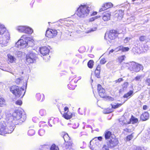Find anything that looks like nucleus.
<instances>
[{
  "mask_svg": "<svg viewBox=\"0 0 150 150\" xmlns=\"http://www.w3.org/2000/svg\"><path fill=\"white\" fill-rule=\"evenodd\" d=\"M50 150H59V149L57 146H56L54 144H53L51 146Z\"/></svg>",
  "mask_w": 150,
  "mask_h": 150,
  "instance_id": "41",
  "label": "nucleus"
},
{
  "mask_svg": "<svg viewBox=\"0 0 150 150\" xmlns=\"http://www.w3.org/2000/svg\"><path fill=\"white\" fill-rule=\"evenodd\" d=\"M54 120H55L54 118L53 119H50L49 120V121H48V123H49V125L50 126V127L52 126V122H53V121H54Z\"/></svg>",
  "mask_w": 150,
  "mask_h": 150,
  "instance_id": "50",
  "label": "nucleus"
},
{
  "mask_svg": "<svg viewBox=\"0 0 150 150\" xmlns=\"http://www.w3.org/2000/svg\"><path fill=\"white\" fill-rule=\"evenodd\" d=\"M63 138L65 142L69 141L70 140H71L67 134H65L63 136Z\"/></svg>",
  "mask_w": 150,
  "mask_h": 150,
  "instance_id": "33",
  "label": "nucleus"
},
{
  "mask_svg": "<svg viewBox=\"0 0 150 150\" xmlns=\"http://www.w3.org/2000/svg\"><path fill=\"white\" fill-rule=\"evenodd\" d=\"M5 100L3 98H0V106H2L5 104Z\"/></svg>",
  "mask_w": 150,
  "mask_h": 150,
  "instance_id": "43",
  "label": "nucleus"
},
{
  "mask_svg": "<svg viewBox=\"0 0 150 150\" xmlns=\"http://www.w3.org/2000/svg\"><path fill=\"white\" fill-rule=\"evenodd\" d=\"M28 38H26V35H22L20 39L18 40L17 42L18 46H22L23 47H25L27 46L28 43L26 41Z\"/></svg>",
  "mask_w": 150,
  "mask_h": 150,
  "instance_id": "11",
  "label": "nucleus"
},
{
  "mask_svg": "<svg viewBox=\"0 0 150 150\" xmlns=\"http://www.w3.org/2000/svg\"><path fill=\"white\" fill-rule=\"evenodd\" d=\"M113 6V4L111 2H108L104 3L99 10V12L104 11L107 9L111 8Z\"/></svg>",
  "mask_w": 150,
  "mask_h": 150,
  "instance_id": "16",
  "label": "nucleus"
},
{
  "mask_svg": "<svg viewBox=\"0 0 150 150\" xmlns=\"http://www.w3.org/2000/svg\"><path fill=\"white\" fill-rule=\"evenodd\" d=\"M128 69L131 71H133L135 72H138L141 70H142L143 67L142 64L132 62L129 64Z\"/></svg>",
  "mask_w": 150,
  "mask_h": 150,
  "instance_id": "5",
  "label": "nucleus"
},
{
  "mask_svg": "<svg viewBox=\"0 0 150 150\" xmlns=\"http://www.w3.org/2000/svg\"><path fill=\"white\" fill-rule=\"evenodd\" d=\"M39 51L40 53L43 56L48 55L50 52L49 50L46 47H40Z\"/></svg>",
  "mask_w": 150,
  "mask_h": 150,
  "instance_id": "19",
  "label": "nucleus"
},
{
  "mask_svg": "<svg viewBox=\"0 0 150 150\" xmlns=\"http://www.w3.org/2000/svg\"><path fill=\"white\" fill-rule=\"evenodd\" d=\"M114 50L113 49H112L110 50L109 52V53L110 54L111 53H112L114 51Z\"/></svg>",
  "mask_w": 150,
  "mask_h": 150,
  "instance_id": "64",
  "label": "nucleus"
},
{
  "mask_svg": "<svg viewBox=\"0 0 150 150\" xmlns=\"http://www.w3.org/2000/svg\"><path fill=\"white\" fill-rule=\"evenodd\" d=\"M3 34H4V35L1 40H0V44L4 46H6L8 42V41L10 39V34L6 30Z\"/></svg>",
  "mask_w": 150,
  "mask_h": 150,
  "instance_id": "8",
  "label": "nucleus"
},
{
  "mask_svg": "<svg viewBox=\"0 0 150 150\" xmlns=\"http://www.w3.org/2000/svg\"><path fill=\"white\" fill-rule=\"evenodd\" d=\"M22 103V101L21 100H18L16 102V104L18 105H21Z\"/></svg>",
  "mask_w": 150,
  "mask_h": 150,
  "instance_id": "53",
  "label": "nucleus"
},
{
  "mask_svg": "<svg viewBox=\"0 0 150 150\" xmlns=\"http://www.w3.org/2000/svg\"><path fill=\"white\" fill-rule=\"evenodd\" d=\"M148 86H150V79H147L145 81Z\"/></svg>",
  "mask_w": 150,
  "mask_h": 150,
  "instance_id": "54",
  "label": "nucleus"
},
{
  "mask_svg": "<svg viewBox=\"0 0 150 150\" xmlns=\"http://www.w3.org/2000/svg\"><path fill=\"white\" fill-rule=\"evenodd\" d=\"M25 26H19L17 27V30L21 33H24Z\"/></svg>",
  "mask_w": 150,
  "mask_h": 150,
  "instance_id": "31",
  "label": "nucleus"
},
{
  "mask_svg": "<svg viewBox=\"0 0 150 150\" xmlns=\"http://www.w3.org/2000/svg\"><path fill=\"white\" fill-rule=\"evenodd\" d=\"M100 69H101V67L100 66L99 64H98L96 69V70H98L100 71Z\"/></svg>",
  "mask_w": 150,
  "mask_h": 150,
  "instance_id": "56",
  "label": "nucleus"
},
{
  "mask_svg": "<svg viewBox=\"0 0 150 150\" xmlns=\"http://www.w3.org/2000/svg\"><path fill=\"white\" fill-rule=\"evenodd\" d=\"M137 150H146V149L144 147H140L138 148Z\"/></svg>",
  "mask_w": 150,
  "mask_h": 150,
  "instance_id": "61",
  "label": "nucleus"
},
{
  "mask_svg": "<svg viewBox=\"0 0 150 150\" xmlns=\"http://www.w3.org/2000/svg\"><path fill=\"white\" fill-rule=\"evenodd\" d=\"M39 114L41 116H45L46 114V110L44 109H41L39 111Z\"/></svg>",
  "mask_w": 150,
  "mask_h": 150,
  "instance_id": "37",
  "label": "nucleus"
},
{
  "mask_svg": "<svg viewBox=\"0 0 150 150\" xmlns=\"http://www.w3.org/2000/svg\"><path fill=\"white\" fill-rule=\"evenodd\" d=\"M21 94H13V97L14 98H13V100H14L17 99V98H19Z\"/></svg>",
  "mask_w": 150,
  "mask_h": 150,
  "instance_id": "51",
  "label": "nucleus"
},
{
  "mask_svg": "<svg viewBox=\"0 0 150 150\" xmlns=\"http://www.w3.org/2000/svg\"><path fill=\"white\" fill-rule=\"evenodd\" d=\"M141 76H137L134 79L136 81H138L141 79Z\"/></svg>",
  "mask_w": 150,
  "mask_h": 150,
  "instance_id": "57",
  "label": "nucleus"
},
{
  "mask_svg": "<svg viewBox=\"0 0 150 150\" xmlns=\"http://www.w3.org/2000/svg\"><path fill=\"white\" fill-rule=\"evenodd\" d=\"M129 85L128 82H124L122 85V88L123 89L126 88Z\"/></svg>",
  "mask_w": 150,
  "mask_h": 150,
  "instance_id": "45",
  "label": "nucleus"
},
{
  "mask_svg": "<svg viewBox=\"0 0 150 150\" xmlns=\"http://www.w3.org/2000/svg\"><path fill=\"white\" fill-rule=\"evenodd\" d=\"M6 30V28L4 26L0 24V35H3Z\"/></svg>",
  "mask_w": 150,
  "mask_h": 150,
  "instance_id": "29",
  "label": "nucleus"
},
{
  "mask_svg": "<svg viewBox=\"0 0 150 150\" xmlns=\"http://www.w3.org/2000/svg\"><path fill=\"white\" fill-rule=\"evenodd\" d=\"M58 32L57 30L47 28L45 33V36L49 38H52L55 37L57 35Z\"/></svg>",
  "mask_w": 150,
  "mask_h": 150,
  "instance_id": "9",
  "label": "nucleus"
},
{
  "mask_svg": "<svg viewBox=\"0 0 150 150\" xmlns=\"http://www.w3.org/2000/svg\"><path fill=\"white\" fill-rule=\"evenodd\" d=\"M100 17V16H97L92 17L88 19V22H90L93 21L95 19Z\"/></svg>",
  "mask_w": 150,
  "mask_h": 150,
  "instance_id": "38",
  "label": "nucleus"
},
{
  "mask_svg": "<svg viewBox=\"0 0 150 150\" xmlns=\"http://www.w3.org/2000/svg\"><path fill=\"white\" fill-rule=\"evenodd\" d=\"M132 94H125L123 96L124 98H126V99L125 100V101L122 103H113L111 104L112 108H117L120 106H121L126 101L127 99L129 98L131 96Z\"/></svg>",
  "mask_w": 150,
  "mask_h": 150,
  "instance_id": "14",
  "label": "nucleus"
},
{
  "mask_svg": "<svg viewBox=\"0 0 150 150\" xmlns=\"http://www.w3.org/2000/svg\"><path fill=\"white\" fill-rule=\"evenodd\" d=\"M106 62L105 59L104 58L101 59L100 61V63L101 64H105Z\"/></svg>",
  "mask_w": 150,
  "mask_h": 150,
  "instance_id": "46",
  "label": "nucleus"
},
{
  "mask_svg": "<svg viewBox=\"0 0 150 150\" xmlns=\"http://www.w3.org/2000/svg\"><path fill=\"white\" fill-rule=\"evenodd\" d=\"M146 38L145 36H141L139 38V40L141 42H143L146 40Z\"/></svg>",
  "mask_w": 150,
  "mask_h": 150,
  "instance_id": "49",
  "label": "nucleus"
},
{
  "mask_svg": "<svg viewBox=\"0 0 150 150\" xmlns=\"http://www.w3.org/2000/svg\"><path fill=\"white\" fill-rule=\"evenodd\" d=\"M120 33L116 30L112 29L107 32L105 34V38L108 41L110 42L118 38Z\"/></svg>",
  "mask_w": 150,
  "mask_h": 150,
  "instance_id": "3",
  "label": "nucleus"
},
{
  "mask_svg": "<svg viewBox=\"0 0 150 150\" xmlns=\"http://www.w3.org/2000/svg\"><path fill=\"white\" fill-rule=\"evenodd\" d=\"M89 11V7L87 6L81 5L77 10L76 14L80 18H84L88 15Z\"/></svg>",
  "mask_w": 150,
  "mask_h": 150,
  "instance_id": "2",
  "label": "nucleus"
},
{
  "mask_svg": "<svg viewBox=\"0 0 150 150\" xmlns=\"http://www.w3.org/2000/svg\"><path fill=\"white\" fill-rule=\"evenodd\" d=\"M119 122L122 125L130 124V119L127 117L122 116L119 120Z\"/></svg>",
  "mask_w": 150,
  "mask_h": 150,
  "instance_id": "18",
  "label": "nucleus"
},
{
  "mask_svg": "<svg viewBox=\"0 0 150 150\" xmlns=\"http://www.w3.org/2000/svg\"><path fill=\"white\" fill-rule=\"evenodd\" d=\"M134 137L133 134H132L130 135H129L127 136L126 138L127 141H129L131 140Z\"/></svg>",
  "mask_w": 150,
  "mask_h": 150,
  "instance_id": "40",
  "label": "nucleus"
},
{
  "mask_svg": "<svg viewBox=\"0 0 150 150\" xmlns=\"http://www.w3.org/2000/svg\"><path fill=\"white\" fill-rule=\"evenodd\" d=\"M105 138L106 140H108L115 137V135L112 134V132L109 131H106L104 134Z\"/></svg>",
  "mask_w": 150,
  "mask_h": 150,
  "instance_id": "22",
  "label": "nucleus"
},
{
  "mask_svg": "<svg viewBox=\"0 0 150 150\" xmlns=\"http://www.w3.org/2000/svg\"><path fill=\"white\" fill-rule=\"evenodd\" d=\"M26 86L22 88H19L16 86H13L10 88V91L13 94H25L26 91Z\"/></svg>",
  "mask_w": 150,
  "mask_h": 150,
  "instance_id": "7",
  "label": "nucleus"
},
{
  "mask_svg": "<svg viewBox=\"0 0 150 150\" xmlns=\"http://www.w3.org/2000/svg\"><path fill=\"white\" fill-rule=\"evenodd\" d=\"M124 15V11L122 10H118L115 14V17L118 20H120L123 17Z\"/></svg>",
  "mask_w": 150,
  "mask_h": 150,
  "instance_id": "21",
  "label": "nucleus"
},
{
  "mask_svg": "<svg viewBox=\"0 0 150 150\" xmlns=\"http://www.w3.org/2000/svg\"><path fill=\"white\" fill-rule=\"evenodd\" d=\"M35 134V131L33 129L29 130L28 131V134L30 136H32Z\"/></svg>",
  "mask_w": 150,
  "mask_h": 150,
  "instance_id": "36",
  "label": "nucleus"
},
{
  "mask_svg": "<svg viewBox=\"0 0 150 150\" xmlns=\"http://www.w3.org/2000/svg\"><path fill=\"white\" fill-rule=\"evenodd\" d=\"M101 137H96L90 142V148L92 150H98L99 145V141H101L102 139Z\"/></svg>",
  "mask_w": 150,
  "mask_h": 150,
  "instance_id": "6",
  "label": "nucleus"
},
{
  "mask_svg": "<svg viewBox=\"0 0 150 150\" xmlns=\"http://www.w3.org/2000/svg\"><path fill=\"white\" fill-rule=\"evenodd\" d=\"M8 120L11 121L13 124L17 125L24 122L26 119V115L19 110H17L14 112L12 116L10 117Z\"/></svg>",
  "mask_w": 150,
  "mask_h": 150,
  "instance_id": "1",
  "label": "nucleus"
},
{
  "mask_svg": "<svg viewBox=\"0 0 150 150\" xmlns=\"http://www.w3.org/2000/svg\"><path fill=\"white\" fill-rule=\"evenodd\" d=\"M23 81V79L22 77L21 78H18L16 79L15 80V82L17 84H19L20 83Z\"/></svg>",
  "mask_w": 150,
  "mask_h": 150,
  "instance_id": "35",
  "label": "nucleus"
},
{
  "mask_svg": "<svg viewBox=\"0 0 150 150\" xmlns=\"http://www.w3.org/2000/svg\"><path fill=\"white\" fill-rule=\"evenodd\" d=\"M36 97L38 100L42 101L45 99L44 94H36Z\"/></svg>",
  "mask_w": 150,
  "mask_h": 150,
  "instance_id": "28",
  "label": "nucleus"
},
{
  "mask_svg": "<svg viewBox=\"0 0 150 150\" xmlns=\"http://www.w3.org/2000/svg\"><path fill=\"white\" fill-rule=\"evenodd\" d=\"M130 119V123H132L134 124L137 123L138 122V120L137 118L134 117L133 116H132L131 118H129Z\"/></svg>",
  "mask_w": 150,
  "mask_h": 150,
  "instance_id": "30",
  "label": "nucleus"
},
{
  "mask_svg": "<svg viewBox=\"0 0 150 150\" xmlns=\"http://www.w3.org/2000/svg\"><path fill=\"white\" fill-rule=\"evenodd\" d=\"M133 93L132 90H130L127 94H133Z\"/></svg>",
  "mask_w": 150,
  "mask_h": 150,
  "instance_id": "62",
  "label": "nucleus"
},
{
  "mask_svg": "<svg viewBox=\"0 0 150 150\" xmlns=\"http://www.w3.org/2000/svg\"><path fill=\"white\" fill-rule=\"evenodd\" d=\"M103 14L102 19L104 21H107L110 20L111 15V12L106 11L104 12Z\"/></svg>",
  "mask_w": 150,
  "mask_h": 150,
  "instance_id": "17",
  "label": "nucleus"
},
{
  "mask_svg": "<svg viewBox=\"0 0 150 150\" xmlns=\"http://www.w3.org/2000/svg\"><path fill=\"white\" fill-rule=\"evenodd\" d=\"M109 147L108 145H107V144H104L102 148V150H109Z\"/></svg>",
  "mask_w": 150,
  "mask_h": 150,
  "instance_id": "48",
  "label": "nucleus"
},
{
  "mask_svg": "<svg viewBox=\"0 0 150 150\" xmlns=\"http://www.w3.org/2000/svg\"><path fill=\"white\" fill-rule=\"evenodd\" d=\"M123 81V79L122 78H119L117 79L115 81V82L116 83H120Z\"/></svg>",
  "mask_w": 150,
  "mask_h": 150,
  "instance_id": "52",
  "label": "nucleus"
},
{
  "mask_svg": "<svg viewBox=\"0 0 150 150\" xmlns=\"http://www.w3.org/2000/svg\"><path fill=\"white\" fill-rule=\"evenodd\" d=\"M100 71L97 70H95L94 72V74L95 76L97 78H100Z\"/></svg>",
  "mask_w": 150,
  "mask_h": 150,
  "instance_id": "39",
  "label": "nucleus"
},
{
  "mask_svg": "<svg viewBox=\"0 0 150 150\" xmlns=\"http://www.w3.org/2000/svg\"><path fill=\"white\" fill-rule=\"evenodd\" d=\"M147 106L146 105H144L143 106V108L144 110H146L147 109Z\"/></svg>",
  "mask_w": 150,
  "mask_h": 150,
  "instance_id": "60",
  "label": "nucleus"
},
{
  "mask_svg": "<svg viewBox=\"0 0 150 150\" xmlns=\"http://www.w3.org/2000/svg\"><path fill=\"white\" fill-rule=\"evenodd\" d=\"M35 54L30 53L26 56V62L28 64L33 63L35 60Z\"/></svg>",
  "mask_w": 150,
  "mask_h": 150,
  "instance_id": "12",
  "label": "nucleus"
},
{
  "mask_svg": "<svg viewBox=\"0 0 150 150\" xmlns=\"http://www.w3.org/2000/svg\"><path fill=\"white\" fill-rule=\"evenodd\" d=\"M95 97L97 99H100V97L103 98L104 100L110 101L113 100L114 98L110 96H107L106 94H95Z\"/></svg>",
  "mask_w": 150,
  "mask_h": 150,
  "instance_id": "15",
  "label": "nucleus"
},
{
  "mask_svg": "<svg viewBox=\"0 0 150 150\" xmlns=\"http://www.w3.org/2000/svg\"><path fill=\"white\" fill-rule=\"evenodd\" d=\"M64 113L63 114V116L66 119L68 120L71 118L73 116V114L69 112V108L67 107L64 108Z\"/></svg>",
  "mask_w": 150,
  "mask_h": 150,
  "instance_id": "13",
  "label": "nucleus"
},
{
  "mask_svg": "<svg viewBox=\"0 0 150 150\" xmlns=\"http://www.w3.org/2000/svg\"><path fill=\"white\" fill-rule=\"evenodd\" d=\"M45 130L43 129H40L38 131V134L40 136H42L45 134Z\"/></svg>",
  "mask_w": 150,
  "mask_h": 150,
  "instance_id": "42",
  "label": "nucleus"
},
{
  "mask_svg": "<svg viewBox=\"0 0 150 150\" xmlns=\"http://www.w3.org/2000/svg\"><path fill=\"white\" fill-rule=\"evenodd\" d=\"M125 55H122L118 57L117 59L118 62L120 63H122L125 60Z\"/></svg>",
  "mask_w": 150,
  "mask_h": 150,
  "instance_id": "34",
  "label": "nucleus"
},
{
  "mask_svg": "<svg viewBox=\"0 0 150 150\" xmlns=\"http://www.w3.org/2000/svg\"><path fill=\"white\" fill-rule=\"evenodd\" d=\"M6 124L4 121L0 122V134L4 135L6 134L11 133L14 130V125L10 126V130H8L6 128Z\"/></svg>",
  "mask_w": 150,
  "mask_h": 150,
  "instance_id": "4",
  "label": "nucleus"
},
{
  "mask_svg": "<svg viewBox=\"0 0 150 150\" xmlns=\"http://www.w3.org/2000/svg\"><path fill=\"white\" fill-rule=\"evenodd\" d=\"M129 48L128 47H122L121 49H120V50H121L122 52H125L128 51L129 50Z\"/></svg>",
  "mask_w": 150,
  "mask_h": 150,
  "instance_id": "44",
  "label": "nucleus"
},
{
  "mask_svg": "<svg viewBox=\"0 0 150 150\" xmlns=\"http://www.w3.org/2000/svg\"><path fill=\"white\" fill-rule=\"evenodd\" d=\"M8 61L10 63H13L16 60V58L10 54L7 55Z\"/></svg>",
  "mask_w": 150,
  "mask_h": 150,
  "instance_id": "26",
  "label": "nucleus"
},
{
  "mask_svg": "<svg viewBox=\"0 0 150 150\" xmlns=\"http://www.w3.org/2000/svg\"><path fill=\"white\" fill-rule=\"evenodd\" d=\"M97 90L98 94H104L105 93V89L99 84L97 85Z\"/></svg>",
  "mask_w": 150,
  "mask_h": 150,
  "instance_id": "24",
  "label": "nucleus"
},
{
  "mask_svg": "<svg viewBox=\"0 0 150 150\" xmlns=\"http://www.w3.org/2000/svg\"><path fill=\"white\" fill-rule=\"evenodd\" d=\"M76 80L74 79H72L67 85V87L69 89L74 90L76 86Z\"/></svg>",
  "mask_w": 150,
  "mask_h": 150,
  "instance_id": "20",
  "label": "nucleus"
},
{
  "mask_svg": "<svg viewBox=\"0 0 150 150\" xmlns=\"http://www.w3.org/2000/svg\"><path fill=\"white\" fill-rule=\"evenodd\" d=\"M79 126V124L78 123H75V124L73 125L72 127L74 129H76Z\"/></svg>",
  "mask_w": 150,
  "mask_h": 150,
  "instance_id": "55",
  "label": "nucleus"
},
{
  "mask_svg": "<svg viewBox=\"0 0 150 150\" xmlns=\"http://www.w3.org/2000/svg\"><path fill=\"white\" fill-rule=\"evenodd\" d=\"M97 12L96 11H94L93 12V13L91 14V16H95L97 14Z\"/></svg>",
  "mask_w": 150,
  "mask_h": 150,
  "instance_id": "59",
  "label": "nucleus"
},
{
  "mask_svg": "<svg viewBox=\"0 0 150 150\" xmlns=\"http://www.w3.org/2000/svg\"><path fill=\"white\" fill-rule=\"evenodd\" d=\"M149 113L147 112H145L141 115L140 119L142 121H146L149 119Z\"/></svg>",
  "mask_w": 150,
  "mask_h": 150,
  "instance_id": "25",
  "label": "nucleus"
},
{
  "mask_svg": "<svg viewBox=\"0 0 150 150\" xmlns=\"http://www.w3.org/2000/svg\"><path fill=\"white\" fill-rule=\"evenodd\" d=\"M94 62L93 60H89L87 63V65L88 68L92 69L94 66Z\"/></svg>",
  "mask_w": 150,
  "mask_h": 150,
  "instance_id": "32",
  "label": "nucleus"
},
{
  "mask_svg": "<svg viewBox=\"0 0 150 150\" xmlns=\"http://www.w3.org/2000/svg\"><path fill=\"white\" fill-rule=\"evenodd\" d=\"M129 40H130V38H129L128 37H127V38H126L125 39V40L128 41Z\"/></svg>",
  "mask_w": 150,
  "mask_h": 150,
  "instance_id": "63",
  "label": "nucleus"
},
{
  "mask_svg": "<svg viewBox=\"0 0 150 150\" xmlns=\"http://www.w3.org/2000/svg\"><path fill=\"white\" fill-rule=\"evenodd\" d=\"M74 146V144L71 140H70L69 141L65 142V145L64 146L66 149L71 150L72 149V147Z\"/></svg>",
  "mask_w": 150,
  "mask_h": 150,
  "instance_id": "23",
  "label": "nucleus"
},
{
  "mask_svg": "<svg viewBox=\"0 0 150 150\" xmlns=\"http://www.w3.org/2000/svg\"><path fill=\"white\" fill-rule=\"evenodd\" d=\"M119 142L117 139L115 137L111 139L107 140L106 142V144L110 148H112L118 144Z\"/></svg>",
  "mask_w": 150,
  "mask_h": 150,
  "instance_id": "10",
  "label": "nucleus"
},
{
  "mask_svg": "<svg viewBox=\"0 0 150 150\" xmlns=\"http://www.w3.org/2000/svg\"><path fill=\"white\" fill-rule=\"evenodd\" d=\"M24 33L28 34H31L33 32V30L27 26H25Z\"/></svg>",
  "mask_w": 150,
  "mask_h": 150,
  "instance_id": "27",
  "label": "nucleus"
},
{
  "mask_svg": "<svg viewBox=\"0 0 150 150\" xmlns=\"http://www.w3.org/2000/svg\"><path fill=\"white\" fill-rule=\"evenodd\" d=\"M11 121H9V122H8L7 124V125H6V128H7V129H8V130H10V126H11L12 125H14V124H13L12 123V124H11H11H10V122H11Z\"/></svg>",
  "mask_w": 150,
  "mask_h": 150,
  "instance_id": "47",
  "label": "nucleus"
},
{
  "mask_svg": "<svg viewBox=\"0 0 150 150\" xmlns=\"http://www.w3.org/2000/svg\"><path fill=\"white\" fill-rule=\"evenodd\" d=\"M112 112V110L111 109H107L106 112L105 113H110Z\"/></svg>",
  "mask_w": 150,
  "mask_h": 150,
  "instance_id": "58",
  "label": "nucleus"
}]
</instances>
